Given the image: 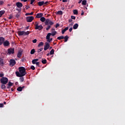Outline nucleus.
<instances>
[{"mask_svg": "<svg viewBox=\"0 0 125 125\" xmlns=\"http://www.w3.org/2000/svg\"><path fill=\"white\" fill-rule=\"evenodd\" d=\"M30 34V31H27L26 32L24 31V36H28Z\"/></svg>", "mask_w": 125, "mask_h": 125, "instance_id": "obj_33", "label": "nucleus"}, {"mask_svg": "<svg viewBox=\"0 0 125 125\" xmlns=\"http://www.w3.org/2000/svg\"><path fill=\"white\" fill-rule=\"evenodd\" d=\"M73 13H74V14H75L76 15H78V10H74Z\"/></svg>", "mask_w": 125, "mask_h": 125, "instance_id": "obj_37", "label": "nucleus"}, {"mask_svg": "<svg viewBox=\"0 0 125 125\" xmlns=\"http://www.w3.org/2000/svg\"><path fill=\"white\" fill-rule=\"evenodd\" d=\"M46 39L47 40V42H52V38H50V37H49V39H47V36L46 37Z\"/></svg>", "mask_w": 125, "mask_h": 125, "instance_id": "obj_20", "label": "nucleus"}, {"mask_svg": "<svg viewBox=\"0 0 125 125\" xmlns=\"http://www.w3.org/2000/svg\"><path fill=\"white\" fill-rule=\"evenodd\" d=\"M54 54V49H52L50 52V55H53Z\"/></svg>", "mask_w": 125, "mask_h": 125, "instance_id": "obj_30", "label": "nucleus"}, {"mask_svg": "<svg viewBox=\"0 0 125 125\" xmlns=\"http://www.w3.org/2000/svg\"><path fill=\"white\" fill-rule=\"evenodd\" d=\"M11 91H13L14 90L13 89V88H12L11 89Z\"/></svg>", "mask_w": 125, "mask_h": 125, "instance_id": "obj_64", "label": "nucleus"}, {"mask_svg": "<svg viewBox=\"0 0 125 125\" xmlns=\"http://www.w3.org/2000/svg\"><path fill=\"white\" fill-rule=\"evenodd\" d=\"M26 6L27 7V8H26V9H28V8H30V6Z\"/></svg>", "mask_w": 125, "mask_h": 125, "instance_id": "obj_62", "label": "nucleus"}, {"mask_svg": "<svg viewBox=\"0 0 125 125\" xmlns=\"http://www.w3.org/2000/svg\"><path fill=\"white\" fill-rule=\"evenodd\" d=\"M30 27V26H27V27H26V30H28V29H29V28Z\"/></svg>", "mask_w": 125, "mask_h": 125, "instance_id": "obj_60", "label": "nucleus"}, {"mask_svg": "<svg viewBox=\"0 0 125 125\" xmlns=\"http://www.w3.org/2000/svg\"><path fill=\"white\" fill-rule=\"evenodd\" d=\"M48 2H49L47 1H46V2H44V4H45V5L48 4Z\"/></svg>", "mask_w": 125, "mask_h": 125, "instance_id": "obj_52", "label": "nucleus"}, {"mask_svg": "<svg viewBox=\"0 0 125 125\" xmlns=\"http://www.w3.org/2000/svg\"><path fill=\"white\" fill-rule=\"evenodd\" d=\"M71 19H74V20L76 19V17L74 16H72L71 17Z\"/></svg>", "mask_w": 125, "mask_h": 125, "instance_id": "obj_49", "label": "nucleus"}, {"mask_svg": "<svg viewBox=\"0 0 125 125\" xmlns=\"http://www.w3.org/2000/svg\"><path fill=\"white\" fill-rule=\"evenodd\" d=\"M43 45V42H41L39 44H38V47H41V46H42Z\"/></svg>", "mask_w": 125, "mask_h": 125, "instance_id": "obj_32", "label": "nucleus"}, {"mask_svg": "<svg viewBox=\"0 0 125 125\" xmlns=\"http://www.w3.org/2000/svg\"><path fill=\"white\" fill-rule=\"evenodd\" d=\"M60 25H59V23H57L56 26H55V28H58V27H59Z\"/></svg>", "mask_w": 125, "mask_h": 125, "instance_id": "obj_48", "label": "nucleus"}, {"mask_svg": "<svg viewBox=\"0 0 125 125\" xmlns=\"http://www.w3.org/2000/svg\"><path fill=\"white\" fill-rule=\"evenodd\" d=\"M50 46V44L49 43V42H46L45 43V45L44 47V50H47V49L49 48Z\"/></svg>", "mask_w": 125, "mask_h": 125, "instance_id": "obj_6", "label": "nucleus"}, {"mask_svg": "<svg viewBox=\"0 0 125 125\" xmlns=\"http://www.w3.org/2000/svg\"><path fill=\"white\" fill-rule=\"evenodd\" d=\"M6 85L7 86V89H9V88H10V87L13 85V83H11V82H9Z\"/></svg>", "mask_w": 125, "mask_h": 125, "instance_id": "obj_10", "label": "nucleus"}, {"mask_svg": "<svg viewBox=\"0 0 125 125\" xmlns=\"http://www.w3.org/2000/svg\"><path fill=\"white\" fill-rule=\"evenodd\" d=\"M33 43H36L37 42V39H34V40L32 41Z\"/></svg>", "mask_w": 125, "mask_h": 125, "instance_id": "obj_47", "label": "nucleus"}, {"mask_svg": "<svg viewBox=\"0 0 125 125\" xmlns=\"http://www.w3.org/2000/svg\"><path fill=\"white\" fill-rule=\"evenodd\" d=\"M51 28V26L50 25H48L47 26V27L46 28V31H48V30H49V29Z\"/></svg>", "mask_w": 125, "mask_h": 125, "instance_id": "obj_38", "label": "nucleus"}, {"mask_svg": "<svg viewBox=\"0 0 125 125\" xmlns=\"http://www.w3.org/2000/svg\"><path fill=\"white\" fill-rule=\"evenodd\" d=\"M19 71H16L15 74L17 77L19 78H21V77H24V76L26 75L27 72H26V69L25 67L21 66L19 67Z\"/></svg>", "mask_w": 125, "mask_h": 125, "instance_id": "obj_1", "label": "nucleus"}, {"mask_svg": "<svg viewBox=\"0 0 125 125\" xmlns=\"http://www.w3.org/2000/svg\"><path fill=\"white\" fill-rule=\"evenodd\" d=\"M82 13H81V15H83V14H84V13L83 12V11H82Z\"/></svg>", "mask_w": 125, "mask_h": 125, "instance_id": "obj_55", "label": "nucleus"}, {"mask_svg": "<svg viewBox=\"0 0 125 125\" xmlns=\"http://www.w3.org/2000/svg\"><path fill=\"white\" fill-rule=\"evenodd\" d=\"M33 19H34V17L33 16L26 17V21L27 22H32Z\"/></svg>", "mask_w": 125, "mask_h": 125, "instance_id": "obj_9", "label": "nucleus"}, {"mask_svg": "<svg viewBox=\"0 0 125 125\" xmlns=\"http://www.w3.org/2000/svg\"><path fill=\"white\" fill-rule=\"evenodd\" d=\"M3 44L4 46H8V45L10 44V43H9V41L6 40L5 41H4Z\"/></svg>", "mask_w": 125, "mask_h": 125, "instance_id": "obj_11", "label": "nucleus"}, {"mask_svg": "<svg viewBox=\"0 0 125 125\" xmlns=\"http://www.w3.org/2000/svg\"><path fill=\"white\" fill-rule=\"evenodd\" d=\"M63 39H64V37L63 36H61L57 38V40H63Z\"/></svg>", "mask_w": 125, "mask_h": 125, "instance_id": "obj_28", "label": "nucleus"}, {"mask_svg": "<svg viewBox=\"0 0 125 125\" xmlns=\"http://www.w3.org/2000/svg\"><path fill=\"white\" fill-rule=\"evenodd\" d=\"M55 31V28H52L51 29V31Z\"/></svg>", "mask_w": 125, "mask_h": 125, "instance_id": "obj_54", "label": "nucleus"}, {"mask_svg": "<svg viewBox=\"0 0 125 125\" xmlns=\"http://www.w3.org/2000/svg\"><path fill=\"white\" fill-rule=\"evenodd\" d=\"M1 89H6V86H5V84H1Z\"/></svg>", "mask_w": 125, "mask_h": 125, "instance_id": "obj_21", "label": "nucleus"}, {"mask_svg": "<svg viewBox=\"0 0 125 125\" xmlns=\"http://www.w3.org/2000/svg\"><path fill=\"white\" fill-rule=\"evenodd\" d=\"M21 1H23V2H26L28 0H21Z\"/></svg>", "mask_w": 125, "mask_h": 125, "instance_id": "obj_53", "label": "nucleus"}, {"mask_svg": "<svg viewBox=\"0 0 125 125\" xmlns=\"http://www.w3.org/2000/svg\"><path fill=\"white\" fill-rule=\"evenodd\" d=\"M15 64H16V62L15 61V60H13V59H11L10 60V67H13V66H14V65H15Z\"/></svg>", "mask_w": 125, "mask_h": 125, "instance_id": "obj_7", "label": "nucleus"}, {"mask_svg": "<svg viewBox=\"0 0 125 125\" xmlns=\"http://www.w3.org/2000/svg\"><path fill=\"white\" fill-rule=\"evenodd\" d=\"M39 6H42L44 4V2L43 1H39L38 3Z\"/></svg>", "mask_w": 125, "mask_h": 125, "instance_id": "obj_17", "label": "nucleus"}, {"mask_svg": "<svg viewBox=\"0 0 125 125\" xmlns=\"http://www.w3.org/2000/svg\"><path fill=\"white\" fill-rule=\"evenodd\" d=\"M20 82H21V83H23V82H24V77H21L20 78Z\"/></svg>", "mask_w": 125, "mask_h": 125, "instance_id": "obj_36", "label": "nucleus"}, {"mask_svg": "<svg viewBox=\"0 0 125 125\" xmlns=\"http://www.w3.org/2000/svg\"><path fill=\"white\" fill-rule=\"evenodd\" d=\"M42 49H43V48H41L40 49H39L37 50L38 53H40L41 52V51H42Z\"/></svg>", "mask_w": 125, "mask_h": 125, "instance_id": "obj_34", "label": "nucleus"}, {"mask_svg": "<svg viewBox=\"0 0 125 125\" xmlns=\"http://www.w3.org/2000/svg\"><path fill=\"white\" fill-rule=\"evenodd\" d=\"M3 104H0V108H3Z\"/></svg>", "mask_w": 125, "mask_h": 125, "instance_id": "obj_45", "label": "nucleus"}, {"mask_svg": "<svg viewBox=\"0 0 125 125\" xmlns=\"http://www.w3.org/2000/svg\"><path fill=\"white\" fill-rule=\"evenodd\" d=\"M62 2H67V0H62Z\"/></svg>", "mask_w": 125, "mask_h": 125, "instance_id": "obj_56", "label": "nucleus"}, {"mask_svg": "<svg viewBox=\"0 0 125 125\" xmlns=\"http://www.w3.org/2000/svg\"><path fill=\"white\" fill-rule=\"evenodd\" d=\"M49 55H50V53H48L47 54V56H49Z\"/></svg>", "mask_w": 125, "mask_h": 125, "instance_id": "obj_61", "label": "nucleus"}, {"mask_svg": "<svg viewBox=\"0 0 125 125\" xmlns=\"http://www.w3.org/2000/svg\"><path fill=\"white\" fill-rule=\"evenodd\" d=\"M63 39H64V42H68V40L69 39V37L67 35H66L64 37Z\"/></svg>", "mask_w": 125, "mask_h": 125, "instance_id": "obj_23", "label": "nucleus"}, {"mask_svg": "<svg viewBox=\"0 0 125 125\" xmlns=\"http://www.w3.org/2000/svg\"><path fill=\"white\" fill-rule=\"evenodd\" d=\"M35 0H30V4H33V3H34V2H35Z\"/></svg>", "mask_w": 125, "mask_h": 125, "instance_id": "obj_42", "label": "nucleus"}, {"mask_svg": "<svg viewBox=\"0 0 125 125\" xmlns=\"http://www.w3.org/2000/svg\"><path fill=\"white\" fill-rule=\"evenodd\" d=\"M39 23L37 21L35 22V30H39V31H41L43 29V27L42 25H39Z\"/></svg>", "mask_w": 125, "mask_h": 125, "instance_id": "obj_2", "label": "nucleus"}, {"mask_svg": "<svg viewBox=\"0 0 125 125\" xmlns=\"http://www.w3.org/2000/svg\"><path fill=\"white\" fill-rule=\"evenodd\" d=\"M24 87H25V86H20L19 87H18V88L17 89V90H18V91H22V90H23V89L24 88Z\"/></svg>", "mask_w": 125, "mask_h": 125, "instance_id": "obj_19", "label": "nucleus"}, {"mask_svg": "<svg viewBox=\"0 0 125 125\" xmlns=\"http://www.w3.org/2000/svg\"><path fill=\"white\" fill-rule=\"evenodd\" d=\"M35 64L37 66H39V67H40V62H37Z\"/></svg>", "mask_w": 125, "mask_h": 125, "instance_id": "obj_46", "label": "nucleus"}, {"mask_svg": "<svg viewBox=\"0 0 125 125\" xmlns=\"http://www.w3.org/2000/svg\"><path fill=\"white\" fill-rule=\"evenodd\" d=\"M18 34L19 36H24L25 31H18Z\"/></svg>", "mask_w": 125, "mask_h": 125, "instance_id": "obj_15", "label": "nucleus"}, {"mask_svg": "<svg viewBox=\"0 0 125 125\" xmlns=\"http://www.w3.org/2000/svg\"><path fill=\"white\" fill-rule=\"evenodd\" d=\"M72 21H73L72 20H69V22H72Z\"/></svg>", "mask_w": 125, "mask_h": 125, "instance_id": "obj_63", "label": "nucleus"}, {"mask_svg": "<svg viewBox=\"0 0 125 125\" xmlns=\"http://www.w3.org/2000/svg\"><path fill=\"white\" fill-rule=\"evenodd\" d=\"M37 63V61L35 60V59L32 60V64H36Z\"/></svg>", "mask_w": 125, "mask_h": 125, "instance_id": "obj_41", "label": "nucleus"}, {"mask_svg": "<svg viewBox=\"0 0 125 125\" xmlns=\"http://www.w3.org/2000/svg\"><path fill=\"white\" fill-rule=\"evenodd\" d=\"M33 14H34V12H32L30 13H26V15H33Z\"/></svg>", "mask_w": 125, "mask_h": 125, "instance_id": "obj_39", "label": "nucleus"}, {"mask_svg": "<svg viewBox=\"0 0 125 125\" xmlns=\"http://www.w3.org/2000/svg\"><path fill=\"white\" fill-rule=\"evenodd\" d=\"M4 41H5L4 38L2 37H0V45H1V44H3Z\"/></svg>", "mask_w": 125, "mask_h": 125, "instance_id": "obj_13", "label": "nucleus"}, {"mask_svg": "<svg viewBox=\"0 0 125 125\" xmlns=\"http://www.w3.org/2000/svg\"><path fill=\"white\" fill-rule=\"evenodd\" d=\"M57 14H58V15H62L63 12L62 11H58L57 13Z\"/></svg>", "mask_w": 125, "mask_h": 125, "instance_id": "obj_27", "label": "nucleus"}, {"mask_svg": "<svg viewBox=\"0 0 125 125\" xmlns=\"http://www.w3.org/2000/svg\"><path fill=\"white\" fill-rule=\"evenodd\" d=\"M52 33H49L47 34V39H49V37H50V36H52L53 37H54V36H55V35H56V34H57V32L55 31H51Z\"/></svg>", "mask_w": 125, "mask_h": 125, "instance_id": "obj_5", "label": "nucleus"}, {"mask_svg": "<svg viewBox=\"0 0 125 125\" xmlns=\"http://www.w3.org/2000/svg\"><path fill=\"white\" fill-rule=\"evenodd\" d=\"M46 20H45V18L42 17H41V19H40V21H41L42 22H45Z\"/></svg>", "mask_w": 125, "mask_h": 125, "instance_id": "obj_25", "label": "nucleus"}, {"mask_svg": "<svg viewBox=\"0 0 125 125\" xmlns=\"http://www.w3.org/2000/svg\"><path fill=\"white\" fill-rule=\"evenodd\" d=\"M5 13V11L4 10H2L0 11V17H1L3 14Z\"/></svg>", "mask_w": 125, "mask_h": 125, "instance_id": "obj_24", "label": "nucleus"}, {"mask_svg": "<svg viewBox=\"0 0 125 125\" xmlns=\"http://www.w3.org/2000/svg\"><path fill=\"white\" fill-rule=\"evenodd\" d=\"M86 2H87L86 0H83L82 1V4L83 5H86Z\"/></svg>", "mask_w": 125, "mask_h": 125, "instance_id": "obj_26", "label": "nucleus"}, {"mask_svg": "<svg viewBox=\"0 0 125 125\" xmlns=\"http://www.w3.org/2000/svg\"><path fill=\"white\" fill-rule=\"evenodd\" d=\"M16 6L19 8H21V7H22V6H23V4H22V3H21L20 2H18L16 3Z\"/></svg>", "mask_w": 125, "mask_h": 125, "instance_id": "obj_12", "label": "nucleus"}, {"mask_svg": "<svg viewBox=\"0 0 125 125\" xmlns=\"http://www.w3.org/2000/svg\"><path fill=\"white\" fill-rule=\"evenodd\" d=\"M50 25L51 26L53 25V24H54V22H53L52 21H51V20H50V19H46V21H45V25L46 26H47V25Z\"/></svg>", "mask_w": 125, "mask_h": 125, "instance_id": "obj_4", "label": "nucleus"}, {"mask_svg": "<svg viewBox=\"0 0 125 125\" xmlns=\"http://www.w3.org/2000/svg\"><path fill=\"white\" fill-rule=\"evenodd\" d=\"M19 16H20V15H19V14H17L16 15V17L17 18H19Z\"/></svg>", "mask_w": 125, "mask_h": 125, "instance_id": "obj_50", "label": "nucleus"}, {"mask_svg": "<svg viewBox=\"0 0 125 125\" xmlns=\"http://www.w3.org/2000/svg\"><path fill=\"white\" fill-rule=\"evenodd\" d=\"M9 19H12V16H10L9 17Z\"/></svg>", "mask_w": 125, "mask_h": 125, "instance_id": "obj_58", "label": "nucleus"}, {"mask_svg": "<svg viewBox=\"0 0 125 125\" xmlns=\"http://www.w3.org/2000/svg\"><path fill=\"white\" fill-rule=\"evenodd\" d=\"M0 81L2 84H6L7 83H8V78L6 77H2Z\"/></svg>", "mask_w": 125, "mask_h": 125, "instance_id": "obj_3", "label": "nucleus"}, {"mask_svg": "<svg viewBox=\"0 0 125 125\" xmlns=\"http://www.w3.org/2000/svg\"><path fill=\"white\" fill-rule=\"evenodd\" d=\"M3 76H4V74L2 73H0V78H4Z\"/></svg>", "mask_w": 125, "mask_h": 125, "instance_id": "obj_43", "label": "nucleus"}, {"mask_svg": "<svg viewBox=\"0 0 125 125\" xmlns=\"http://www.w3.org/2000/svg\"><path fill=\"white\" fill-rule=\"evenodd\" d=\"M69 31L70 32H72V31H73V28L71 27L70 28H69Z\"/></svg>", "mask_w": 125, "mask_h": 125, "instance_id": "obj_51", "label": "nucleus"}, {"mask_svg": "<svg viewBox=\"0 0 125 125\" xmlns=\"http://www.w3.org/2000/svg\"><path fill=\"white\" fill-rule=\"evenodd\" d=\"M43 16V14L41 13H38L36 15V18H42V16Z\"/></svg>", "mask_w": 125, "mask_h": 125, "instance_id": "obj_14", "label": "nucleus"}, {"mask_svg": "<svg viewBox=\"0 0 125 125\" xmlns=\"http://www.w3.org/2000/svg\"><path fill=\"white\" fill-rule=\"evenodd\" d=\"M67 30H69V27H65L63 30L62 31V35H64V34H65V32H66V31H67Z\"/></svg>", "mask_w": 125, "mask_h": 125, "instance_id": "obj_16", "label": "nucleus"}, {"mask_svg": "<svg viewBox=\"0 0 125 125\" xmlns=\"http://www.w3.org/2000/svg\"><path fill=\"white\" fill-rule=\"evenodd\" d=\"M35 52H36L35 49H33L31 50L30 54H35Z\"/></svg>", "mask_w": 125, "mask_h": 125, "instance_id": "obj_31", "label": "nucleus"}, {"mask_svg": "<svg viewBox=\"0 0 125 125\" xmlns=\"http://www.w3.org/2000/svg\"><path fill=\"white\" fill-rule=\"evenodd\" d=\"M46 62H47V61L46 59L43 60L42 61V64H46Z\"/></svg>", "mask_w": 125, "mask_h": 125, "instance_id": "obj_35", "label": "nucleus"}, {"mask_svg": "<svg viewBox=\"0 0 125 125\" xmlns=\"http://www.w3.org/2000/svg\"><path fill=\"white\" fill-rule=\"evenodd\" d=\"M7 52L9 54H14V48H10L8 49Z\"/></svg>", "mask_w": 125, "mask_h": 125, "instance_id": "obj_8", "label": "nucleus"}, {"mask_svg": "<svg viewBox=\"0 0 125 125\" xmlns=\"http://www.w3.org/2000/svg\"><path fill=\"white\" fill-rule=\"evenodd\" d=\"M4 3V2L3 1H0V5H2Z\"/></svg>", "mask_w": 125, "mask_h": 125, "instance_id": "obj_44", "label": "nucleus"}, {"mask_svg": "<svg viewBox=\"0 0 125 125\" xmlns=\"http://www.w3.org/2000/svg\"><path fill=\"white\" fill-rule=\"evenodd\" d=\"M21 56H22V52L19 51L17 55V57H18V58H21Z\"/></svg>", "mask_w": 125, "mask_h": 125, "instance_id": "obj_18", "label": "nucleus"}, {"mask_svg": "<svg viewBox=\"0 0 125 125\" xmlns=\"http://www.w3.org/2000/svg\"><path fill=\"white\" fill-rule=\"evenodd\" d=\"M0 65L1 66H3V60L1 59H0Z\"/></svg>", "mask_w": 125, "mask_h": 125, "instance_id": "obj_29", "label": "nucleus"}, {"mask_svg": "<svg viewBox=\"0 0 125 125\" xmlns=\"http://www.w3.org/2000/svg\"><path fill=\"white\" fill-rule=\"evenodd\" d=\"M30 69H31V70H35V69H36V68H35V66H34V65H32V66L30 67Z\"/></svg>", "mask_w": 125, "mask_h": 125, "instance_id": "obj_40", "label": "nucleus"}, {"mask_svg": "<svg viewBox=\"0 0 125 125\" xmlns=\"http://www.w3.org/2000/svg\"><path fill=\"white\" fill-rule=\"evenodd\" d=\"M78 27H79V24L78 23H75L73 25V29H74V30H76V29H78Z\"/></svg>", "mask_w": 125, "mask_h": 125, "instance_id": "obj_22", "label": "nucleus"}, {"mask_svg": "<svg viewBox=\"0 0 125 125\" xmlns=\"http://www.w3.org/2000/svg\"><path fill=\"white\" fill-rule=\"evenodd\" d=\"M35 61H36V62L37 61H39V59H34Z\"/></svg>", "mask_w": 125, "mask_h": 125, "instance_id": "obj_59", "label": "nucleus"}, {"mask_svg": "<svg viewBox=\"0 0 125 125\" xmlns=\"http://www.w3.org/2000/svg\"><path fill=\"white\" fill-rule=\"evenodd\" d=\"M83 1V0H80L78 2V3H81Z\"/></svg>", "mask_w": 125, "mask_h": 125, "instance_id": "obj_57", "label": "nucleus"}]
</instances>
